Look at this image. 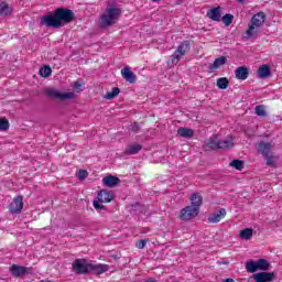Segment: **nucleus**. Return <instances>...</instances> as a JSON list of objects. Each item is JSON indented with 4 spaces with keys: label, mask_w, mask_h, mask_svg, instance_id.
I'll return each mask as SVG.
<instances>
[{
    "label": "nucleus",
    "mask_w": 282,
    "mask_h": 282,
    "mask_svg": "<svg viewBox=\"0 0 282 282\" xmlns=\"http://www.w3.org/2000/svg\"><path fill=\"white\" fill-rule=\"evenodd\" d=\"M9 272L12 274V276H15V279H21V278L25 276V274H28V272H30V268L19 265V264H12L9 268Z\"/></svg>",
    "instance_id": "nucleus-9"
},
{
    "label": "nucleus",
    "mask_w": 282,
    "mask_h": 282,
    "mask_svg": "<svg viewBox=\"0 0 282 282\" xmlns=\"http://www.w3.org/2000/svg\"><path fill=\"white\" fill-rule=\"evenodd\" d=\"M108 271V264H94L87 262L85 259H76L73 262V272H75V274H105V272Z\"/></svg>",
    "instance_id": "nucleus-2"
},
{
    "label": "nucleus",
    "mask_w": 282,
    "mask_h": 282,
    "mask_svg": "<svg viewBox=\"0 0 282 282\" xmlns=\"http://www.w3.org/2000/svg\"><path fill=\"white\" fill-rule=\"evenodd\" d=\"M79 87H80V83L75 82V83H74V88H75V89H79Z\"/></svg>",
    "instance_id": "nucleus-40"
},
{
    "label": "nucleus",
    "mask_w": 282,
    "mask_h": 282,
    "mask_svg": "<svg viewBox=\"0 0 282 282\" xmlns=\"http://www.w3.org/2000/svg\"><path fill=\"white\" fill-rule=\"evenodd\" d=\"M267 160V165L268 166H274L275 162H276V156H272L270 154H268L267 156H264Z\"/></svg>",
    "instance_id": "nucleus-37"
},
{
    "label": "nucleus",
    "mask_w": 282,
    "mask_h": 282,
    "mask_svg": "<svg viewBox=\"0 0 282 282\" xmlns=\"http://www.w3.org/2000/svg\"><path fill=\"white\" fill-rule=\"evenodd\" d=\"M189 200H191V204H192L191 206L193 208H196V210L199 212V207L202 206V202H203L202 195H199V193H194L191 196Z\"/></svg>",
    "instance_id": "nucleus-19"
},
{
    "label": "nucleus",
    "mask_w": 282,
    "mask_h": 282,
    "mask_svg": "<svg viewBox=\"0 0 282 282\" xmlns=\"http://www.w3.org/2000/svg\"><path fill=\"white\" fill-rule=\"evenodd\" d=\"M270 66L268 65H262L259 69H258V76L259 78H268L270 76Z\"/></svg>",
    "instance_id": "nucleus-23"
},
{
    "label": "nucleus",
    "mask_w": 282,
    "mask_h": 282,
    "mask_svg": "<svg viewBox=\"0 0 282 282\" xmlns=\"http://www.w3.org/2000/svg\"><path fill=\"white\" fill-rule=\"evenodd\" d=\"M121 12L118 8H107L104 13L100 14V28H109L118 21Z\"/></svg>",
    "instance_id": "nucleus-3"
},
{
    "label": "nucleus",
    "mask_w": 282,
    "mask_h": 282,
    "mask_svg": "<svg viewBox=\"0 0 282 282\" xmlns=\"http://www.w3.org/2000/svg\"><path fill=\"white\" fill-rule=\"evenodd\" d=\"M235 74H236V78L238 80H246L248 78V74H249L248 67L240 66V67L236 68Z\"/></svg>",
    "instance_id": "nucleus-20"
},
{
    "label": "nucleus",
    "mask_w": 282,
    "mask_h": 282,
    "mask_svg": "<svg viewBox=\"0 0 282 282\" xmlns=\"http://www.w3.org/2000/svg\"><path fill=\"white\" fill-rule=\"evenodd\" d=\"M97 199L98 202H100L101 204H109V202H113V193L109 192L107 189H101L98 194H97Z\"/></svg>",
    "instance_id": "nucleus-12"
},
{
    "label": "nucleus",
    "mask_w": 282,
    "mask_h": 282,
    "mask_svg": "<svg viewBox=\"0 0 282 282\" xmlns=\"http://www.w3.org/2000/svg\"><path fill=\"white\" fill-rule=\"evenodd\" d=\"M220 19H221L223 23H225L228 26L232 23V19H235V17L232 14L227 13Z\"/></svg>",
    "instance_id": "nucleus-34"
},
{
    "label": "nucleus",
    "mask_w": 282,
    "mask_h": 282,
    "mask_svg": "<svg viewBox=\"0 0 282 282\" xmlns=\"http://www.w3.org/2000/svg\"><path fill=\"white\" fill-rule=\"evenodd\" d=\"M141 151H142V144L132 143L126 148L124 155H138V153Z\"/></svg>",
    "instance_id": "nucleus-16"
},
{
    "label": "nucleus",
    "mask_w": 282,
    "mask_h": 282,
    "mask_svg": "<svg viewBox=\"0 0 282 282\" xmlns=\"http://www.w3.org/2000/svg\"><path fill=\"white\" fill-rule=\"evenodd\" d=\"M256 115L260 116V118H265L268 116V112L265 111V106L259 105L254 108Z\"/></svg>",
    "instance_id": "nucleus-31"
},
{
    "label": "nucleus",
    "mask_w": 282,
    "mask_h": 282,
    "mask_svg": "<svg viewBox=\"0 0 282 282\" xmlns=\"http://www.w3.org/2000/svg\"><path fill=\"white\" fill-rule=\"evenodd\" d=\"M258 149L263 158H265L267 155H270V151H272V143L261 141Z\"/></svg>",
    "instance_id": "nucleus-18"
},
{
    "label": "nucleus",
    "mask_w": 282,
    "mask_h": 282,
    "mask_svg": "<svg viewBox=\"0 0 282 282\" xmlns=\"http://www.w3.org/2000/svg\"><path fill=\"white\" fill-rule=\"evenodd\" d=\"M177 133L181 138H193L195 135L193 129L188 128H178Z\"/></svg>",
    "instance_id": "nucleus-22"
},
{
    "label": "nucleus",
    "mask_w": 282,
    "mask_h": 282,
    "mask_svg": "<svg viewBox=\"0 0 282 282\" xmlns=\"http://www.w3.org/2000/svg\"><path fill=\"white\" fill-rule=\"evenodd\" d=\"M147 243H149V240L147 239L139 240L135 243V248H138L139 250H144V246H147Z\"/></svg>",
    "instance_id": "nucleus-38"
},
{
    "label": "nucleus",
    "mask_w": 282,
    "mask_h": 282,
    "mask_svg": "<svg viewBox=\"0 0 282 282\" xmlns=\"http://www.w3.org/2000/svg\"><path fill=\"white\" fill-rule=\"evenodd\" d=\"M230 166H234L237 171H242L243 170V161L241 160H234L230 162Z\"/></svg>",
    "instance_id": "nucleus-32"
},
{
    "label": "nucleus",
    "mask_w": 282,
    "mask_h": 282,
    "mask_svg": "<svg viewBox=\"0 0 282 282\" xmlns=\"http://www.w3.org/2000/svg\"><path fill=\"white\" fill-rule=\"evenodd\" d=\"M11 12L12 8H10V6L7 4V2L0 3V14H2L3 17H8V14H10Z\"/></svg>",
    "instance_id": "nucleus-26"
},
{
    "label": "nucleus",
    "mask_w": 282,
    "mask_h": 282,
    "mask_svg": "<svg viewBox=\"0 0 282 282\" xmlns=\"http://www.w3.org/2000/svg\"><path fill=\"white\" fill-rule=\"evenodd\" d=\"M207 144H208L209 149H214V150L232 149V147H235V142H232V138L225 139L221 141H216V140L210 139Z\"/></svg>",
    "instance_id": "nucleus-7"
},
{
    "label": "nucleus",
    "mask_w": 282,
    "mask_h": 282,
    "mask_svg": "<svg viewBox=\"0 0 282 282\" xmlns=\"http://www.w3.org/2000/svg\"><path fill=\"white\" fill-rule=\"evenodd\" d=\"M240 239H245V241H250V239H252V229L246 228L240 231Z\"/></svg>",
    "instance_id": "nucleus-29"
},
{
    "label": "nucleus",
    "mask_w": 282,
    "mask_h": 282,
    "mask_svg": "<svg viewBox=\"0 0 282 282\" xmlns=\"http://www.w3.org/2000/svg\"><path fill=\"white\" fill-rule=\"evenodd\" d=\"M131 130H132L134 133H138V131H140V126H139L138 123H133Z\"/></svg>",
    "instance_id": "nucleus-39"
},
{
    "label": "nucleus",
    "mask_w": 282,
    "mask_h": 282,
    "mask_svg": "<svg viewBox=\"0 0 282 282\" xmlns=\"http://www.w3.org/2000/svg\"><path fill=\"white\" fill-rule=\"evenodd\" d=\"M199 215V210L193 206H186L181 209L180 219L182 221H191V219H195Z\"/></svg>",
    "instance_id": "nucleus-8"
},
{
    "label": "nucleus",
    "mask_w": 282,
    "mask_h": 282,
    "mask_svg": "<svg viewBox=\"0 0 282 282\" xmlns=\"http://www.w3.org/2000/svg\"><path fill=\"white\" fill-rule=\"evenodd\" d=\"M74 21V11L65 8H57L54 13H48L41 19L42 25L46 28H61L63 23Z\"/></svg>",
    "instance_id": "nucleus-1"
},
{
    "label": "nucleus",
    "mask_w": 282,
    "mask_h": 282,
    "mask_svg": "<svg viewBox=\"0 0 282 282\" xmlns=\"http://www.w3.org/2000/svg\"><path fill=\"white\" fill-rule=\"evenodd\" d=\"M93 206L95 208V210H99V213H107V207H105L102 204H100V200H95L93 203Z\"/></svg>",
    "instance_id": "nucleus-33"
},
{
    "label": "nucleus",
    "mask_w": 282,
    "mask_h": 282,
    "mask_svg": "<svg viewBox=\"0 0 282 282\" xmlns=\"http://www.w3.org/2000/svg\"><path fill=\"white\" fill-rule=\"evenodd\" d=\"M189 51H191V42H188V41L182 42L178 45L177 50L172 55L173 65H177V63H180V59L182 58V56H185L186 53Z\"/></svg>",
    "instance_id": "nucleus-5"
},
{
    "label": "nucleus",
    "mask_w": 282,
    "mask_h": 282,
    "mask_svg": "<svg viewBox=\"0 0 282 282\" xmlns=\"http://www.w3.org/2000/svg\"><path fill=\"white\" fill-rule=\"evenodd\" d=\"M9 210L13 215H20L21 210H23V196L15 197L9 205Z\"/></svg>",
    "instance_id": "nucleus-11"
},
{
    "label": "nucleus",
    "mask_w": 282,
    "mask_h": 282,
    "mask_svg": "<svg viewBox=\"0 0 282 282\" xmlns=\"http://www.w3.org/2000/svg\"><path fill=\"white\" fill-rule=\"evenodd\" d=\"M152 1L158 2V1H160V0H152Z\"/></svg>",
    "instance_id": "nucleus-43"
},
{
    "label": "nucleus",
    "mask_w": 282,
    "mask_h": 282,
    "mask_svg": "<svg viewBox=\"0 0 282 282\" xmlns=\"http://www.w3.org/2000/svg\"><path fill=\"white\" fill-rule=\"evenodd\" d=\"M8 129H10L8 119H0V131H8Z\"/></svg>",
    "instance_id": "nucleus-35"
},
{
    "label": "nucleus",
    "mask_w": 282,
    "mask_h": 282,
    "mask_svg": "<svg viewBox=\"0 0 282 282\" xmlns=\"http://www.w3.org/2000/svg\"><path fill=\"white\" fill-rule=\"evenodd\" d=\"M221 65H226V56L216 58L214 63L209 65V69L215 72V69H218V67H221Z\"/></svg>",
    "instance_id": "nucleus-21"
},
{
    "label": "nucleus",
    "mask_w": 282,
    "mask_h": 282,
    "mask_svg": "<svg viewBox=\"0 0 282 282\" xmlns=\"http://www.w3.org/2000/svg\"><path fill=\"white\" fill-rule=\"evenodd\" d=\"M102 184L105 186H108V188H113L115 186H118V184H120V178L113 175H108L102 178Z\"/></svg>",
    "instance_id": "nucleus-15"
},
{
    "label": "nucleus",
    "mask_w": 282,
    "mask_h": 282,
    "mask_svg": "<svg viewBox=\"0 0 282 282\" xmlns=\"http://www.w3.org/2000/svg\"><path fill=\"white\" fill-rule=\"evenodd\" d=\"M121 76L122 78H124L127 83H130L131 85L135 83V78H137L135 73H133L129 67H124L121 69Z\"/></svg>",
    "instance_id": "nucleus-14"
},
{
    "label": "nucleus",
    "mask_w": 282,
    "mask_h": 282,
    "mask_svg": "<svg viewBox=\"0 0 282 282\" xmlns=\"http://www.w3.org/2000/svg\"><path fill=\"white\" fill-rule=\"evenodd\" d=\"M258 270H261L262 272H265V270L270 269V262H268V260L265 259H260L258 261H256Z\"/></svg>",
    "instance_id": "nucleus-25"
},
{
    "label": "nucleus",
    "mask_w": 282,
    "mask_h": 282,
    "mask_svg": "<svg viewBox=\"0 0 282 282\" xmlns=\"http://www.w3.org/2000/svg\"><path fill=\"white\" fill-rule=\"evenodd\" d=\"M119 94H120V88L115 87V88H112L111 91L107 93V94L104 96V98H105L106 100H113V98H116V96H118Z\"/></svg>",
    "instance_id": "nucleus-28"
},
{
    "label": "nucleus",
    "mask_w": 282,
    "mask_h": 282,
    "mask_svg": "<svg viewBox=\"0 0 282 282\" xmlns=\"http://www.w3.org/2000/svg\"><path fill=\"white\" fill-rule=\"evenodd\" d=\"M228 85H230V82L226 77H220L217 79V87L219 89H228Z\"/></svg>",
    "instance_id": "nucleus-27"
},
{
    "label": "nucleus",
    "mask_w": 282,
    "mask_h": 282,
    "mask_svg": "<svg viewBox=\"0 0 282 282\" xmlns=\"http://www.w3.org/2000/svg\"><path fill=\"white\" fill-rule=\"evenodd\" d=\"M224 217H226V208H220L218 212H215L212 216H209L207 221L209 224H219Z\"/></svg>",
    "instance_id": "nucleus-13"
},
{
    "label": "nucleus",
    "mask_w": 282,
    "mask_h": 282,
    "mask_svg": "<svg viewBox=\"0 0 282 282\" xmlns=\"http://www.w3.org/2000/svg\"><path fill=\"white\" fill-rule=\"evenodd\" d=\"M265 23V13H256L250 21L249 28L246 31L247 39H252L256 34H259V29Z\"/></svg>",
    "instance_id": "nucleus-4"
},
{
    "label": "nucleus",
    "mask_w": 282,
    "mask_h": 282,
    "mask_svg": "<svg viewBox=\"0 0 282 282\" xmlns=\"http://www.w3.org/2000/svg\"><path fill=\"white\" fill-rule=\"evenodd\" d=\"M46 95L50 98H54L55 100H72L76 97V95L72 91L68 93H62L54 88L47 89Z\"/></svg>",
    "instance_id": "nucleus-6"
},
{
    "label": "nucleus",
    "mask_w": 282,
    "mask_h": 282,
    "mask_svg": "<svg viewBox=\"0 0 282 282\" xmlns=\"http://www.w3.org/2000/svg\"><path fill=\"white\" fill-rule=\"evenodd\" d=\"M207 17L212 21H221V7L213 8L210 11L207 12Z\"/></svg>",
    "instance_id": "nucleus-17"
},
{
    "label": "nucleus",
    "mask_w": 282,
    "mask_h": 282,
    "mask_svg": "<svg viewBox=\"0 0 282 282\" xmlns=\"http://www.w3.org/2000/svg\"><path fill=\"white\" fill-rule=\"evenodd\" d=\"M238 3H246V0H237Z\"/></svg>",
    "instance_id": "nucleus-42"
},
{
    "label": "nucleus",
    "mask_w": 282,
    "mask_h": 282,
    "mask_svg": "<svg viewBox=\"0 0 282 282\" xmlns=\"http://www.w3.org/2000/svg\"><path fill=\"white\" fill-rule=\"evenodd\" d=\"M246 270L250 274H254V272H259V269L257 267V261H247L246 262Z\"/></svg>",
    "instance_id": "nucleus-24"
},
{
    "label": "nucleus",
    "mask_w": 282,
    "mask_h": 282,
    "mask_svg": "<svg viewBox=\"0 0 282 282\" xmlns=\"http://www.w3.org/2000/svg\"><path fill=\"white\" fill-rule=\"evenodd\" d=\"M40 75L42 78H50L52 76V68L50 66H43L40 69Z\"/></svg>",
    "instance_id": "nucleus-30"
},
{
    "label": "nucleus",
    "mask_w": 282,
    "mask_h": 282,
    "mask_svg": "<svg viewBox=\"0 0 282 282\" xmlns=\"http://www.w3.org/2000/svg\"><path fill=\"white\" fill-rule=\"evenodd\" d=\"M274 276H276L275 272H258L252 275V279L256 282H272Z\"/></svg>",
    "instance_id": "nucleus-10"
},
{
    "label": "nucleus",
    "mask_w": 282,
    "mask_h": 282,
    "mask_svg": "<svg viewBox=\"0 0 282 282\" xmlns=\"http://www.w3.org/2000/svg\"><path fill=\"white\" fill-rule=\"evenodd\" d=\"M223 282H235V280L229 278V279L224 280Z\"/></svg>",
    "instance_id": "nucleus-41"
},
{
    "label": "nucleus",
    "mask_w": 282,
    "mask_h": 282,
    "mask_svg": "<svg viewBox=\"0 0 282 282\" xmlns=\"http://www.w3.org/2000/svg\"><path fill=\"white\" fill-rule=\"evenodd\" d=\"M225 265L228 264V262H223Z\"/></svg>",
    "instance_id": "nucleus-44"
},
{
    "label": "nucleus",
    "mask_w": 282,
    "mask_h": 282,
    "mask_svg": "<svg viewBox=\"0 0 282 282\" xmlns=\"http://www.w3.org/2000/svg\"><path fill=\"white\" fill-rule=\"evenodd\" d=\"M89 175V173L87 172V170H79L77 172V180H87V176Z\"/></svg>",
    "instance_id": "nucleus-36"
}]
</instances>
